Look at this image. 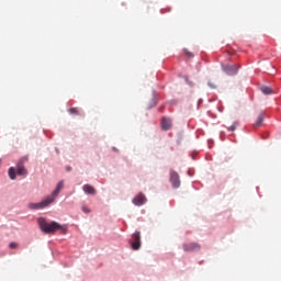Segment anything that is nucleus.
<instances>
[{
	"mask_svg": "<svg viewBox=\"0 0 281 281\" xmlns=\"http://www.w3.org/2000/svg\"><path fill=\"white\" fill-rule=\"evenodd\" d=\"M52 203H54V198H46L45 200H43L42 202L38 203H30L29 207L30 210H43L45 207H49V205H52Z\"/></svg>",
	"mask_w": 281,
	"mask_h": 281,
	"instance_id": "obj_3",
	"label": "nucleus"
},
{
	"mask_svg": "<svg viewBox=\"0 0 281 281\" xmlns=\"http://www.w3.org/2000/svg\"><path fill=\"white\" fill-rule=\"evenodd\" d=\"M37 223L44 234H54V232H57V229H60L63 234H67V226H61L58 224V222L47 223V220L40 217Z\"/></svg>",
	"mask_w": 281,
	"mask_h": 281,
	"instance_id": "obj_1",
	"label": "nucleus"
},
{
	"mask_svg": "<svg viewBox=\"0 0 281 281\" xmlns=\"http://www.w3.org/2000/svg\"><path fill=\"white\" fill-rule=\"evenodd\" d=\"M82 190H83V192H86V194H92V195L95 194V188H93L90 184H85L82 187Z\"/></svg>",
	"mask_w": 281,
	"mask_h": 281,
	"instance_id": "obj_11",
	"label": "nucleus"
},
{
	"mask_svg": "<svg viewBox=\"0 0 281 281\" xmlns=\"http://www.w3.org/2000/svg\"><path fill=\"white\" fill-rule=\"evenodd\" d=\"M260 89L263 95H271V93H273V89L270 87L263 86Z\"/></svg>",
	"mask_w": 281,
	"mask_h": 281,
	"instance_id": "obj_13",
	"label": "nucleus"
},
{
	"mask_svg": "<svg viewBox=\"0 0 281 281\" xmlns=\"http://www.w3.org/2000/svg\"><path fill=\"white\" fill-rule=\"evenodd\" d=\"M183 249L186 251H199V249H201V246L196 243H190V244H184Z\"/></svg>",
	"mask_w": 281,
	"mask_h": 281,
	"instance_id": "obj_10",
	"label": "nucleus"
},
{
	"mask_svg": "<svg viewBox=\"0 0 281 281\" xmlns=\"http://www.w3.org/2000/svg\"><path fill=\"white\" fill-rule=\"evenodd\" d=\"M262 122H265V114L261 113L258 115L257 121L254 124L255 128L262 126Z\"/></svg>",
	"mask_w": 281,
	"mask_h": 281,
	"instance_id": "obj_12",
	"label": "nucleus"
},
{
	"mask_svg": "<svg viewBox=\"0 0 281 281\" xmlns=\"http://www.w3.org/2000/svg\"><path fill=\"white\" fill-rule=\"evenodd\" d=\"M238 69H240V66L237 65L224 66V71L227 74V76H236V74H238Z\"/></svg>",
	"mask_w": 281,
	"mask_h": 281,
	"instance_id": "obj_5",
	"label": "nucleus"
},
{
	"mask_svg": "<svg viewBox=\"0 0 281 281\" xmlns=\"http://www.w3.org/2000/svg\"><path fill=\"white\" fill-rule=\"evenodd\" d=\"M82 212H85V214H90L91 213V209L88 206H82Z\"/></svg>",
	"mask_w": 281,
	"mask_h": 281,
	"instance_id": "obj_16",
	"label": "nucleus"
},
{
	"mask_svg": "<svg viewBox=\"0 0 281 281\" xmlns=\"http://www.w3.org/2000/svg\"><path fill=\"white\" fill-rule=\"evenodd\" d=\"M9 247H10V249H16V247H19V244H16V243H11V244L9 245Z\"/></svg>",
	"mask_w": 281,
	"mask_h": 281,
	"instance_id": "obj_18",
	"label": "nucleus"
},
{
	"mask_svg": "<svg viewBox=\"0 0 281 281\" xmlns=\"http://www.w3.org/2000/svg\"><path fill=\"white\" fill-rule=\"evenodd\" d=\"M209 87H211V89H216V85L212 81H209Z\"/></svg>",
	"mask_w": 281,
	"mask_h": 281,
	"instance_id": "obj_19",
	"label": "nucleus"
},
{
	"mask_svg": "<svg viewBox=\"0 0 281 281\" xmlns=\"http://www.w3.org/2000/svg\"><path fill=\"white\" fill-rule=\"evenodd\" d=\"M170 182L173 188H179L181 186V180H179V173L176 171H170Z\"/></svg>",
	"mask_w": 281,
	"mask_h": 281,
	"instance_id": "obj_7",
	"label": "nucleus"
},
{
	"mask_svg": "<svg viewBox=\"0 0 281 281\" xmlns=\"http://www.w3.org/2000/svg\"><path fill=\"white\" fill-rule=\"evenodd\" d=\"M132 203H134V205H137V206L144 205V203H146V195H144V193H138V194L132 200Z\"/></svg>",
	"mask_w": 281,
	"mask_h": 281,
	"instance_id": "obj_9",
	"label": "nucleus"
},
{
	"mask_svg": "<svg viewBox=\"0 0 281 281\" xmlns=\"http://www.w3.org/2000/svg\"><path fill=\"white\" fill-rule=\"evenodd\" d=\"M67 172H71V167H66Z\"/></svg>",
	"mask_w": 281,
	"mask_h": 281,
	"instance_id": "obj_21",
	"label": "nucleus"
},
{
	"mask_svg": "<svg viewBox=\"0 0 281 281\" xmlns=\"http://www.w3.org/2000/svg\"><path fill=\"white\" fill-rule=\"evenodd\" d=\"M184 54L188 58H194V54L190 53L188 49H184Z\"/></svg>",
	"mask_w": 281,
	"mask_h": 281,
	"instance_id": "obj_17",
	"label": "nucleus"
},
{
	"mask_svg": "<svg viewBox=\"0 0 281 281\" xmlns=\"http://www.w3.org/2000/svg\"><path fill=\"white\" fill-rule=\"evenodd\" d=\"M172 128V119L168 116H164L161 119V130L162 131H170Z\"/></svg>",
	"mask_w": 281,
	"mask_h": 281,
	"instance_id": "obj_6",
	"label": "nucleus"
},
{
	"mask_svg": "<svg viewBox=\"0 0 281 281\" xmlns=\"http://www.w3.org/2000/svg\"><path fill=\"white\" fill-rule=\"evenodd\" d=\"M262 139H269V133H265V134L262 135Z\"/></svg>",
	"mask_w": 281,
	"mask_h": 281,
	"instance_id": "obj_20",
	"label": "nucleus"
},
{
	"mask_svg": "<svg viewBox=\"0 0 281 281\" xmlns=\"http://www.w3.org/2000/svg\"><path fill=\"white\" fill-rule=\"evenodd\" d=\"M142 247V234L139 232H135L132 235V249L137 251Z\"/></svg>",
	"mask_w": 281,
	"mask_h": 281,
	"instance_id": "obj_4",
	"label": "nucleus"
},
{
	"mask_svg": "<svg viewBox=\"0 0 281 281\" xmlns=\"http://www.w3.org/2000/svg\"><path fill=\"white\" fill-rule=\"evenodd\" d=\"M25 161H27V157L21 158L16 164V168H9V178L12 181L16 179V175H19V177H27V169L24 166Z\"/></svg>",
	"mask_w": 281,
	"mask_h": 281,
	"instance_id": "obj_2",
	"label": "nucleus"
},
{
	"mask_svg": "<svg viewBox=\"0 0 281 281\" xmlns=\"http://www.w3.org/2000/svg\"><path fill=\"white\" fill-rule=\"evenodd\" d=\"M236 128H238V123H236V122L227 127V130L231 131V132H234Z\"/></svg>",
	"mask_w": 281,
	"mask_h": 281,
	"instance_id": "obj_15",
	"label": "nucleus"
},
{
	"mask_svg": "<svg viewBox=\"0 0 281 281\" xmlns=\"http://www.w3.org/2000/svg\"><path fill=\"white\" fill-rule=\"evenodd\" d=\"M68 113H69L70 115H80V109H78V108H70V109L68 110Z\"/></svg>",
	"mask_w": 281,
	"mask_h": 281,
	"instance_id": "obj_14",
	"label": "nucleus"
},
{
	"mask_svg": "<svg viewBox=\"0 0 281 281\" xmlns=\"http://www.w3.org/2000/svg\"><path fill=\"white\" fill-rule=\"evenodd\" d=\"M63 188H65V182L61 180L58 182L55 191L52 193V195L48 196V199H53V203L54 201H56V196H58V194H60V191L63 190Z\"/></svg>",
	"mask_w": 281,
	"mask_h": 281,
	"instance_id": "obj_8",
	"label": "nucleus"
}]
</instances>
